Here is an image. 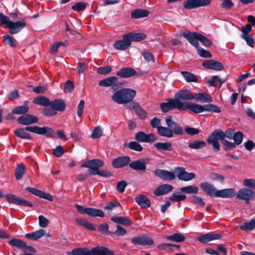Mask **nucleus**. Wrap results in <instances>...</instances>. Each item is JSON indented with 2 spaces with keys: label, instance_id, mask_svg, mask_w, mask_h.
<instances>
[{
  "label": "nucleus",
  "instance_id": "38",
  "mask_svg": "<svg viewBox=\"0 0 255 255\" xmlns=\"http://www.w3.org/2000/svg\"><path fill=\"white\" fill-rule=\"evenodd\" d=\"M33 102L35 104L44 107H48L51 104V101L44 96H39L36 97L34 99Z\"/></svg>",
  "mask_w": 255,
  "mask_h": 255
},
{
  "label": "nucleus",
  "instance_id": "12",
  "mask_svg": "<svg viewBox=\"0 0 255 255\" xmlns=\"http://www.w3.org/2000/svg\"><path fill=\"white\" fill-rule=\"evenodd\" d=\"M165 122L168 128L172 129L173 135H182L184 133L183 128L176 122L173 120L171 116H168L165 118Z\"/></svg>",
  "mask_w": 255,
  "mask_h": 255
},
{
  "label": "nucleus",
  "instance_id": "27",
  "mask_svg": "<svg viewBox=\"0 0 255 255\" xmlns=\"http://www.w3.org/2000/svg\"><path fill=\"white\" fill-rule=\"evenodd\" d=\"M136 71L130 67H123L117 72V75L121 78H128L135 76Z\"/></svg>",
  "mask_w": 255,
  "mask_h": 255
},
{
  "label": "nucleus",
  "instance_id": "6",
  "mask_svg": "<svg viewBox=\"0 0 255 255\" xmlns=\"http://www.w3.org/2000/svg\"><path fill=\"white\" fill-rule=\"evenodd\" d=\"M188 110L195 114L201 113L203 112L219 113L221 111L220 108L213 104H209L205 105H200L196 103L189 102L187 107Z\"/></svg>",
  "mask_w": 255,
  "mask_h": 255
},
{
  "label": "nucleus",
  "instance_id": "39",
  "mask_svg": "<svg viewBox=\"0 0 255 255\" xmlns=\"http://www.w3.org/2000/svg\"><path fill=\"white\" fill-rule=\"evenodd\" d=\"M157 132L159 135L170 138L173 137V131L170 128L160 126L158 128Z\"/></svg>",
  "mask_w": 255,
  "mask_h": 255
},
{
  "label": "nucleus",
  "instance_id": "58",
  "mask_svg": "<svg viewBox=\"0 0 255 255\" xmlns=\"http://www.w3.org/2000/svg\"><path fill=\"white\" fill-rule=\"evenodd\" d=\"M103 134V131L100 126L96 127L93 130L91 137L94 139L98 138Z\"/></svg>",
  "mask_w": 255,
  "mask_h": 255
},
{
  "label": "nucleus",
  "instance_id": "41",
  "mask_svg": "<svg viewBox=\"0 0 255 255\" xmlns=\"http://www.w3.org/2000/svg\"><path fill=\"white\" fill-rule=\"evenodd\" d=\"M130 42L131 43L132 41H139L144 39L146 36L145 34L142 33H128L127 34Z\"/></svg>",
  "mask_w": 255,
  "mask_h": 255
},
{
  "label": "nucleus",
  "instance_id": "30",
  "mask_svg": "<svg viewBox=\"0 0 255 255\" xmlns=\"http://www.w3.org/2000/svg\"><path fill=\"white\" fill-rule=\"evenodd\" d=\"M173 186L171 185L164 184L159 186L154 191V194L159 196L167 194L171 191Z\"/></svg>",
  "mask_w": 255,
  "mask_h": 255
},
{
  "label": "nucleus",
  "instance_id": "4",
  "mask_svg": "<svg viewBox=\"0 0 255 255\" xmlns=\"http://www.w3.org/2000/svg\"><path fill=\"white\" fill-rule=\"evenodd\" d=\"M136 93L134 90L124 88L116 91L112 98L119 104H125L132 102Z\"/></svg>",
  "mask_w": 255,
  "mask_h": 255
},
{
  "label": "nucleus",
  "instance_id": "60",
  "mask_svg": "<svg viewBox=\"0 0 255 255\" xmlns=\"http://www.w3.org/2000/svg\"><path fill=\"white\" fill-rule=\"evenodd\" d=\"M112 70V67L108 65L104 67H99L97 70V73L101 75H105L110 73Z\"/></svg>",
  "mask_w": 255,
  "mask_h": 255
},
{
  "label": "nucleus",
  "instance_id": "15",
  "mask_svg": "<svg viewBox=\"0 0 255 255\" xmlns=\"http://www.w3.org/2000/svg\"><path fill=\"white\" fill-rule=\"evenodd\" d=\"M130 158L128 156H121L113 159L112 165L114 168H122L130 164Z\"/></svg>",
  "mask_w": 255,
  "mask_h": 255
},
{
  "label": "nucleus",
  "instance_id": "40",
  "mask_svg": "<svg viewBox=\"0 0 255 255\" xmlns=\"http://www.w3.org/2000/svg\"><path fill=\"white\" fill-rule=\"evenodd\" d=\"M75 222L81 226L84 227L90 231H95L96 230L94 225L86 221L83 218H77L75 220Z\"/></svg>",
  "mask_w": 255,
  "mask_h": 255
},
{
  "label": "nucleus",
  "instance_id": "14",
  "mask_svg": "<svg viewBox=\"0 0 255 255\" xmlns=\"http://www.w3.org/2000/svg\"><path fill=\"white\" fill-rule=\"evenodd\" d=\"M27 131H30L34 133L33 126H27L25 128H19L14 131V134L21 139H31V134Z\"/></svg>",
  "mask_w": 255,
  "mask_h": 255
},
{
  "label": "nucleus",
  "instance_id": "11",
  "mask_svg": "<svg viewBox=\"0 0 255 255\" xmlns=\"http://www.w3.org/2000/svg\"><path fill=\"white\" fill-rule=\"evenodd\" d=\"M165 122L168 128L172 129L173 135H182L184 133L183 128L176 122L173 120L171 116H168L165 118Z\"/></svg>",
  "mask_w": 255,
  "mask_h": 255
},
{
  "label": "nucleus",
  "instance_id": "19",
  "mask_svg": "<svg viewBox=\"0 0 255 255\" xmlns=\"http://www.w3.org/2000/svg\"><path fill=\"white\" fill-rule=\"evenodd\" d=\"M135 139L140 142H152L157 140V137L154 134H146L143 131H138L135 135Z\"/></svg>",
  "mask_w": 255,
  "mask_h": 255
},
{
  "label": "nucleus",
  "instance_id": "48",
  "mask_svg": "<svg viewBox=\"0 0 255 255\" xmlns=\"http://www.w3.org/2000/svg\"><path fill=\"white\" fill-rule=\"evenodd\" d=\"M180 191L186 194H197L199 188L197 186L190 185L181 188Z\"/></svg>",
  "mask_w": 255,
  "mask_h": 255
},
{
  "label": "nucleus",
  "instance_id": "22",
  "mask_svg": "<svg viewBox=\"0 0 255 255\" xmlns=\"http://www.w3.org/2000/svg\"><path fill=\"white\" fill-rule=\"evenodd\" d=\"M175 99H178L179 101H191L194 100L193 93L189 90H181L176 93L174 95Z\"/></svg>",
  "mask_w": 255,
  "mask_h": 255
},
{
  "label": "nucleus",
  "instance_id": "53",
  "mask_svg": "<svg viewBox=\"0 0 255 255\" xmlns=\"http://www.w3.org/2000/svg\"><path fill=\"white\" fill-rule=\"evenodd\" d=\"M98 231L102 234H106L108 235L112 236V232L109 230V225L107 223L99 225L98 228Z\"/></svg>",
  "mask_w": 255,
  "mask_h": 255
},
{
  "label": "nucleus",
  "instance_id": "10",
  "mask_svg": "<svg viewBox=\"0 0 255 255\" xmlns=\"http://www.w3.org/2000/svg\"><path fill=\"white\" fill-rule=\"evenodd\" d=\"M6 201L9 203L14 204L19 206H24L30 207H33V204L26 200L15 195L8 194L5 196Z\"/></svg>",
  "mask_w": 255,
  "mask_h": 255
},
{
  "label": "nucleus",
  "instance_id": "13",
  "mask_svg": "<svg viewBox=\"0 0 255 255\" xmlns=\"http://www.w3.org/2000/svg\"><path fill=\"white\" fill-rule=\"evenodd\" d=\"M131 243L136 246H152L154 244L153 240L150 237L146 236H139L132 238L131 239Z\"/></svg>",
  "mask_w": 255,
  "mask_h": 255
},
{
  "label": "nucleus",
  "instance_id": "62",
  "mask_svg": "<svg viewBox=\"0 0 255 255\" xmlns=\"http://www.w3.org/2000/svg\"><path fill=\"white\" fill-rule=\"evenodd\" d=\"M196 49L198 50V53L201 57L204 58H210L212 57V54L209 51L206 50L199 46Z\"/></svg>",
  "mask_w": 255,
  "mask_h": 255
},
{
  "label": "nucleus",
  "instance_id": "59",
  "mask_svg": "<svg viewBox=\"0 0 255 255\" xmlns=\"http://www.w3.org/2000/svg\"><path fill=\"white\" fill-rule=\"evenodd\" d=\"M135 113L141 120H144L147 117V113L141 107H138L135 110Z\"/></svg>",
  "mask_w": 255,
  "mask_h": 255
},
{
  "label": "nucleus",
  "instance_id": "63",
  "mask_svg": "<svg viewBox=\"0 0 255 255\" xmlns=\"http://www.w3.org/2000/svg\"><path fill=\"white\" fill-rule=\"evenodd\" d=\"M74 89V83L72 81L67 80L65 85V87L63 89L64 93H71Z\"/></svg>",
  "mask_w": 255,
  "mask_h": 255
},
{
  "label": "nucleus",
  "instance_id": "5",
  "mask_svg": "<svg viewBox=\"0 0 255 255\" xmlns=\"http://www.w3.org/2000/svg\"><path fill=\"white\" fill-rule=\"evenodd\" d=\"M189 102L179 101L175 98H168L166 102L161 103L160 108L163 113H167L173 109H177L179 111H186L188 110L187 108Z\"/></svg>",
  "mask_w": 255,
  "mask_h": 255
},
{
  "label": "nucleus",
  "instance_id": "51",
  "mask_svg": "<svg viewBox=\"0 0 255 255\" xmlns=\"http://www.w3.org/2000/svg\"><path fill=\"white\" fill-rule=\"evenodd\" d=\"M181 74L188 82H196L197 81V77L192 73L187 71H182Z\"/></svg>",
  "mask_w": 255,
  "mask_h": 255
},
{
  "label": "nucleus",
  "instance_id": "43",
  "mask_svg": "<svg viewBox=\"0 0 255 255\" xmlns=\"http://www.w3.org/2000/svg\"><path fill=\"white\" fill-rule=\"evenodd\" d=\"M139 142L136 140L130 141L128 143H125L124 147H128L129 149L136 151H141L143 150V147Z\"/></svg>",
  "mask_w": 255,
  "mask_h": 255
},
{
  "label": "nucleus",
  "instance_id": "35",
  "mask_svg": "<svg viewBox=\"0 0 255 255\" xmlns=\"http://www.w3.org/2000/svg\"><path fill=\"white\" fill-rule=\"evenodd\" d=\"M218 132V135L220 137V140H226L225 137H227L229 139H233V135L235 134L234 130L232 128H229L224 132L220 129H216Z\"/></svg>",
  "mask_w": 255,
  "mask_h": 255
},
{
  "label": "nucleus",
  "instance_id": "46",
  "mask_svg": "<svg viewBox=\"0 0 255 255\" xmlns=\"http://www.w3.org/2000/svg\"><path fill=\"white\" fill-rule=\"evenodd\" d=\"M240 228L242 231H252L255 228V219H252L249 222L244 223Z\"/></svg>",
  "mask_w": 255,
  "mask_h": 255
},
{
  "label": "nucleus",
  "instance_id": "56",
  "mask_svg": "<svg viewBox=\"0 0 255 255\" xmlns=\"http://www.w3.org/2000/svg\"><path fill=\"white\" fill-rule=\"evenodd\" d=\"M233 139L234 140L235 143L237 145H239L243 141L244 134L242 131H238L235 133V134L233 135Z\"/></svg>",
  "mask_w": 255,
  "mask_h": 255
},
{
  "label": "nucleus",
  "instance_id": "45",
  "mask_svg": "<svg viewBox=\"0 0 255 255\" xmlns=\"http://www.w3.org/2000/svg\"><path fill=\"white\" fill-rule=\"evenodd\" d=\"M186 198V196L182 194L179 192H174L170 196L168 197V199L172 202H176L184 200Z\"/></svg>",
  "mask_w": 255,
  "mask_h": 255
},
{
  "label": "nucleus",
  "instance_id": "26",
  "mask_svg": "<svg viewBox=\"0 0 255 255\" xmlns=\"http://www.w3.org/2000/svg\"><path fill=\"white\" fill-rule=\"evenodd\" d=\"M26 190L30 193L44 199H46L49 201H53V197L49 193H45L43 191L40 190L36 188L27 187Z\"/></svg>",
  "mask_w": 255,
  "mask_h": 255
},
{
  "label": "nucleus",
  "instance_id": "50",
  "mask_svg": "<svg viewBox=\"0 0 255 255\" xmlns=\"http://www.w3.org/2000/svg\"><path fill=\"white\" fill-rule=\"evenodd\" d=\"M29 107L26 106H20L15 107L12 110V113L16 115H25L28 112Z\"/></svg>",
  "mask_w": 255,
  "mask_h": 255
},
{
  "label": "nucleus",
  "instance_id": "1",
  "mask_svg": "<svg viewBox=\"0 0 255 255\" xmlns=\"http://www.w3.org/2000/svg\"><path fill=\"white\" fill-rule=\"evenodd\" d=\"M200 186L203 192L212 197L230 198L236 195V191L233 188L217 190L213 185L207 182L201 183Z\"/></svg>",
  "mask_w": 255,
  "mask_h": 255
},
{
  "label": "nucleus",
  "instance_id": "33",
  "mask_svg": "<svg viewBox=\"0 0 255 255\" xmlns=\"http://www.w3.org/2000/svg\"><path fill=\"white\" fill-rule=\"evenodd\" d=\"M194 100L202 103H211L213 101L211 96L206 92L196 94L194 95Z\"/></svg>",
  "mask_w": 255,
  "mask_h": 255
},
{
  "label": "nucleus",
  "instance_id": "37",
  "mask_svg": "<svg viewBox=\"0 0 255 255\" xmlns=\"http://www.w3.org/2000/svg\"><path fill=\"white\" fill-rule=\"evenodd\" d=\"M149 11L146 9H136L131 12V17L134 19H138L147 17Z\"/></svg>",
  "mask_w": 255,
  "mask_h": 255
},
{
  "label": "nucleus",
  "instance_id": "44",
  "mask_svg": "<svg viewBox=\"0 0 255 255\" xmlns=\"http://www.w3.org/2000/svg\"><path fill=\"white\" fill-rule=\"evenodd\" d=\"M206 142L204 140H194L193 142L189 143L188 146L191 149H199L205 147Z\"/></svg>",
  "mask_w": 255,
  "mask_h": 255
},
{
  "label": "nucleus",
  "instance_id": "61",
  "mask_svg": "<svg viewBox=\"0 0 255 255\" xmlns=\"http://www.w3.org/2000/svg\"><path fill=\"white\" fill-rule=\"evenodd\" d=\"M65 151L62 146L60 145L57 146L55 148L53 149V154L56 157H60L64 153Z\"/></svg>",
  "mask_w": 255,
  "mask_h": 255
},
{
  "label": "nucleus",
  "instance_id": "55",
  "mask_svg": "<svg viewBox=\"0 0 255 255\" xmlns=\"http://www.w3.org/2000/svg\"><path fill=\"white\" fill-rule=\"evenodd\" d=\"M42 113L46 117H52L57 114V112L55 111L52 108L45 107L42 110Z\"/></svg>",
  "mask_w": 255,
  "mask_h": 255
},
{
  "label": "nucleus",
  "instance_id": "64",
  "mask_svg": "<svg viewBox=\"0 0 255 255\" xmlns=\"http://www.w3.org/2000/svg\"><path fill=\"white\" fill-rule=\"evenodd\" d=\"M244 185L249 188L255 189V179H245L243 181Z\"/></svg>",
  "mask_w": 255,
  "mask_h": 255
},
{
  "label": "nucleus",
  "instance_id": "49",
  "mask_svg": "<svg viewBox=\"0 0 255 255\" xmlns=\"http://www.w3.org/2000/svg\"><path fill=\"white\" fill-rule=\"evenodd\" d=\"M24 165L22 163L17 165L15 170V176L17 180L21 179L24 173Z\"/></svg>",
  "mask_w": 255,
  "mask_h": 255
},
{
  "label": "nucleus",
  "instance_id": "42",
  "mask_svg": "<svg viewBox=\"0 0 255 255\" xmlns=\"http://www.w3.org/2000/svg\"><path fill=\"white\" fill-rule=\"evenodd\" d=\"M154 146L158 150L171 151L172 149V143L170 142H156Z\"/></svg>",
  "mask_w": 255,
  "mask_h": 255
},
{
  "label": "nucleus",
  "instance_id": "34",
  "mask_svg": "<svg viewBox=\"0 0 255 255\" xmlns=\"http://www.w3.org/2000/svg\"><path fill=\"white\" fill-rule=\"evenodd\" d=\"M46 231L44 229H39L32 233L25 235V238L29 240L36 241L46 234Z\"/></svg>",
  "mask_w": 255,
  "mask_h": 255
},
{
  "label": "nucleus",
  "instance_id": "54",
  "mask_svg": "<svg viewBox=\"0 0 255 255\" xmlns=\"http://www.w3.org/2000/svg\"><path fill=\"white\" fill-rule=\"evenodd\" d=\"M121 207V204L117 201L115 202H109L106 203V206L104 207V209L108 212H111L117 207Z\"/></svg>",
  "mask_w": 255,
  "mask_h": 255
},
{
  "label": "nucleus",
  "instance_id": "3",
  "mask_svg": "<svg viewBox=\"0 0 255 255\" xmlns=\"http://www.w3.org/2000/svg\"><path fill=\"white\" fill-rule=\"evenodd\" d=\"M68 255H114V251L109 250L107 248L103 246H98L88 249L86 247L76 248L73 249L71 252L67 253Z\"/></svg>",
  "mask_w": 255,
  "mask_h": 255
},
{
  "label": "nucleus",
  "instance_id": "18",
  "mask_svg": "<svg viewBox=\"0 0 255 255\" xmlns=\"http://www.w3.org/2000/svg\"><path fill=\"white\" fill-rule=\"evenodd\" d=\"M18 124L24 125L29 126L33 124H36L39 121V119L37 117L33 115L27 114L23 115L17 119Z\"/></svg>",
  "mask_w": 255,
  "mask_h": 255
},
{
  "label": "nucleus",
  "instance_id": "20",
  "mask_svg": "<svg viewBox=\"0 0 255 255\" xmlns=\"http://www.w3.org/2000/svg\"><path fill=\"white\" fill-rule=\"evenodd\" d=\"M34 133L43 135L47 137L53 138L55 136V132L54 129L48 127H40L37 126H33Z\"/></svg>",
  "mask_w": 255,
  "mask_h": 255
},
{
  "label": "nucleus",
  "instance_id": "25",
  "mask_svg": "<svg viewBox=\"0 0 255 255\" xmlns=\"http://www.w3.org/2000/svg\"><path fill=\"white\" fill-rule=\"evenodd\" d=\"M131 45L127 34L123 35V39L116 41L114 44V48L117 50H124L127 49Z\"/></svg>",
  "mask_w": 255,
  "mask_h": 255
},
{
  "label": "nucleus",
  "instance_id": "16",
  "mask_svg": "<svg viewBox=\"0 0 255 255\" xmlns=\"http://www.w3.org/2000/svg\"><path fill=\"white\" fill-rule=\"evenodd\" d=\"M26 25L24 19L16 22L9 21L6 27L9 29V32L12 34H16L19 32Z\"/></svg>",
  "mask_w": 255,
  "mask_h": 255
},
{
  "label": "nucleus",
  "instance_id": "8",
  "mask_svg": "<svg viewBox=\"0 0 255 255\" xmlns=\"http://www.w3.org/2000/svg\"><path fill=\"white\" fill-rule=\"evenodd\" d=\"M237 199L243 200L245 203L248 204L251 200L255 198V192L249 188H242L239 190L236 195Z\"/></svg>",
  "mask_w": 255,
  "mask_h": 255
},
{
  "label": "nucleus",
  "instance_id": "7",
  "mask_svg": "<svg viewBox=\"0 0 255 255\" xmlns=\"http://www.w3.org/2000/svg\"><path fill=\"white\" fill-rule=\"evenodd\" d=\"M75 207L77 211L81 214H86L90 217H105V213L104 212L98 209L91 208V207H85L79 204H75Z\"/></svg>",
  "mask_w": 255,
  "mask_h": 255
},
{
  "label": "nucleus",
  "instance_id": "57",
  "mask_svg": "<svg viewBox=\"0 0 255 255\" xmlns=\"http://www.w3.org/2000/svg\"><path fill=\"white\" fill-rule=\"evenodd\" d=\"M127 233V232L124 228L118 225L117 227V230L114 232H112V236H114V235L117 236H123L126 235Z\"/></svg>",
  "mask_w": 255,
  "mask_h": 255
},
{
  "label": "nucleus",
  "instance_id": "2",
  "mask_svg": "<svg viewBox=\"0 0 255 255\" xmlns=\"http://www.w3.org/2000/svg\"><path fill=\"white\" fill-rule=\"evenodd\" d=\"M104 164V161L99 159H93L83 163L81 167L88 168L89 173L92 175H98L101 177L109 178L113 176V174L109 171L100 170V168Z\"/></svg>",
  "mask_w": 255,
  "mask_h": 255
},
{
  "label": "nucleus",
  "instance_id": "32",
  "mask_svg": "<svg viewBox=\"0 0 255 255\" xmlns=\"http://www.w3.org/2000/svg\"><path fill=\"white\" fill-rule=\"evenodd\" d=\"M135 202L142 208L146 209L150 206V200L145 195H141L135 198Z\"/></svg>",
  "mask_w": 255,
  "mask_h": 255
},
{
  "label": "nucleus",
  "instance_id": "17",
  "mask_svg": "<svg viewBox=\"0 0 255 255\" xmlns=\"http://www.w3.org/2000/svg\"><path fill=\"white\" fill-rule=\"evenodd\" d=\"M200 33L197 32H191L190 31L184 32L181 35L184 37L193 46L198 48L199 46L198 41Z\"/></svg>",
  "mask_w": 255,
  "mask_h": 255
},
{
  "label": "nucleus",
  "instance_id": "28",
  "mask_svg": "<svg viewBox=\"0 0 255 255\" xmlns=\"http://www.w3.org/2000/svg\"><path fill=\"white\" fill-rule=\"evenodd\" d=\"M146 163L142 159L137 160L130 162L129 166L134 170L145 172L146 170Z\"/></svg>",
  "mask_w": 255,
  "mask_h": 255
},
{
  "label": "nucleus",
  "instance_id": "21",
  "mask_svg": "<svg viewBox=\"0 0 255 255\" xmlns=\"http://www.w3.org/2000/svg\"><path fill=\"white\" fill-rule=\"evenodd\" d=\"M175 171L177 174V178L181 180L188 181L195 177V174L194 173H188L186 171L185 168L182 167H176L175 168Z\"/></svg>",
  "mask_w": 255,
  "mask_h": 255
},
{
  "label": "nucleus",
  "instance_id": "29",
  "mask_svg": "<svg viewBox=\"0 0 255 255\" xmlns=\"http://www.w3.org/2000/svg\"><path fill=\"white\" fill-rule=\"evenodd\" d=\"M50 107L52 108L55 111L63 112L66 107L65 102L62 99H57L51 101Z\"/></svg>",
  "mask_w": 255,
  "mask_h": 255
},
{
  "label": "nucleus",
  "instance_id": "24",
  "mask_svg": "<svg viewBox=\"0 0 255 255\" xmlns=\"http://www.w3.org/2000/svg\"><path fill=\"white\" fill-rule=\"evenodd\" d=\"M154 174L164 181H171L175 178V175L173 172L166 170L156 169L154 171Z\"/></svg>",
  "mask_w": 255,
  "mask_h": 255
},
{
  "label": "nucleus",
  "instance_id": "52",
  "mask_svg": "<svg viewBox=\"0 0 255 255\" xmlns=\"http://www.w3.org/2000/svg\"><path fill=\"white\" fill-rule=\"evenodd\" d=\"M3 42L6 44L9 45L10 46L12 47H16L17 46V41L12 36H10L8 34L5 35L3 36Z\"/></svg>",
  "mask_w": 255,
  "mask_h": 255
},
{
  "label": "nucleus",
  "instance_id": "36",
  "mask_svg": "<svg viewBox=\"0 0 255 255\" xmlns=\"http://www.w3.org/2000/svg\"><path fill=\"white\" fill-rule=\"evenodd\" d=\"M111 220L114 223L124 226H130L132 224V221L126 217L114 216L111 218Z\"/></svg>",
  "mask_w": 255,
  "mask_h": 255
},
{
  "label": "nucleus",
  "instance_id": "9",
  "mask_svg": "<svg viewBox=\"0 0 255 255\" xmlns=\"http://www.w3.org/2000/svg\"><path fill=\"white\" fill-rule=\"evenodd\" d=\"M211 0H186L183 6L187 9H192L200 7H205L209 5Z\"/></svg>",
  "mask_w": 255,
  "mask_h": 255
},
{
  "label": "nucleus",
  "instance_id": "31",
  "mask_svg": "<svg viewBox=\"0 0 255 255\" xmlns=\"http://www.w3.org/2000/svg\"><path fill=\"white\" fill-rule=\"evenodd\" d=\"M118 78L116 76L109 77L101 80L99 82V86L104 87H108L112 86H117Z\"/></svg>",
  "mask_w": 255,
  "mask_h": 255
},
{
  "label": "nucleus",
  "instance_id": "47",
  "mask_svg": "<svg viewBox=\"0 0 255 255\" xmlns=\"http://www.w3.org/2000/svg\"><path fill=\"white\" fill-rule=\"evenodd\" d=\"M166 239L167 240L180 243L184 241L185 237L181 234L174 233L171 236H167Z\"/></svg>",
  "mask_w": 255,
  "mask_h": 255
},
{
  "label": "nucleus",
  "instance_id": "23",
  "mask_svg": "<svg viewBox=\"0 0 255 255\" xmlns=\"http://www.w3.org/2000/svg\"><path fill=\"white\" fill-rule=\"evenodd\" d=\"M218 132L216 129L214 130L207 139L208 144H211L215 151H219L220 150V144L218 140L220 137L217 135Z\"/></svg>",
  "mask_w": 255,
  "mask_h": 255
}]
</instances>
